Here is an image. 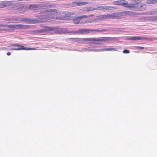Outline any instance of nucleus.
<instances>
[{
    "label": "nucleus",
    "instance_id": "1",
    "mask_svg": "<svg viewBox=\"0 0 157 157\" xmlns=\"http://www.w3.org/2000/svg\"><path fill=\"white\" fill-rule=\"evenodd\" d=\"M52 5L49 2L46 3H41L39 4H33L29 5V8L30 9H36L38 12L40 13L51 12L54 13H58L57 10L56 9H48L44 8V7H52Z\"/></svg>",
    "mask_w": 157,
    "mask_h": 157
},
{
    "label": "nucleus",
    "instance_id": "40",
    "mask_svg": "<svg viewBox=\"0 0 157 157\" xmlns=\"http://www.w3.org/2000/svg\"><path fill=\"white\" fill-rule=\"evenodd\" d=\"M94 43L95 44H100V43Z\"/></svg>",
    "mask_w": 157,
    "mask_h": 157
},
{
    "label": "nucleus",
    "instance_id": "29",
    "mask_svg": "<svg viewBox=\"0 0 157 157\" xmlns=\"http://www.w3.org/2000/svg\"><path fill=\"white\" fill-rule=\"evenodd\" d=\"M129 52V50L126 49H124L123 51V52L124 53H128Z\"/></svg>",
    "mask_w": 157,
    "mask_h": 157
},
{
    "label": "nucleus",
    "instance_id": "24",
    "mask_svg": "<svg viewBox=\"0 0 157 157\" xmlns=\"http://www.w3.org/2000/svg\"><path fill=\"white\" fill-rule=\"evenodd\" d=\"M22 49H26L25 48H11L10 50H22ZM27 50V49H26Z\"/></svg>",
    "mask_w": 157,
    "mask_h": 157
},
{
    "label": "nucleus",
    "instance_id": "21",
    "mask_svg": "<svg viewBox=\"0 0 157 157\" xmlns=\"http://www.w3.org/2000/svg\"><path fill=\"white\" fill-rule=\"evenodd\" d=\"M93 7H89L88 8H86L84 10L85 12H88L89 11H93Z\"/></svg>",
    "mask_w": 157,
    "mask_h": 157
},
{
    "label": "nucleus",
    "instance_id": "11",
    "mask_svg": "<svg viewBox=\"0 0 157 157\" xmlns=\"http://www.w3.org/2000/svg\"><path fill=\"white\" fill-rule=\"evenodd\" d=\"M4 20L6 21H9L10 23H16L17 21H18L17 19L13 17H9L5 19Z\"/></svg>",
    "mask_w": 157,
    "mask_h": 157
},
{
    "label": "nucleus",
    "instance_id": "42",
    "mask_svg": "<svg viewBox=\"0 0 157 157\" xmlns=\"http://www.w3.org/2000/svg\"><path fill=\"white\" fill-rule=\"evenodd\" d=\"M47 17V18L50 17H49V16H47V17Z\"/></svg>",
    "mask_w": 157,
    "mask_h": 157
},
{
    "label": "nucleus",
    "instance_id": "31",
    "mask_svg": "<svg viewBox=\"0 0 157 157\" xmlns=\"http://www.w3.org/2000/svg\"><path fill=\"white\" fill-rule=\"evenodd\" d=\"M137 49H139L141 50L143 49L144 48V47H143L137 46L136 47Z\"/></svg>",
    "mask_w": 157,
    "mask_h": 157
},
{
    "label": "nucleus",
    "instance_id": "23",
    "mask_svg": "<svg viewBox=\"0 0 157 157\" xmlns=\"http://www.w3.org/2000/svg\"><path fill=\"white\" fill-rule=\"evenodd\" d=\"M87 49V51H94L97 52L98 51V50H96V49H95L93 48H88Z\"/></svg>",
    "mask_w": 157,
    "mask_h": 157
},
{
    "label": "nucleus",
    "instance_id": "3",
    "mask_svg": "<svg viewBox=\"0 0 157 157\" xmlns=\"http://www.w3.org/2000/svg\"><path fill=\"white\" fill-rule=\"evenodd\" d=\"M30 27L31 26L29 25L21 24L6 25V27L9 28L12 30H14L15 28L20 29H29Z\"/></svg>",
    "mask_w": 157,
    "mask_h": 157
},
{
    "label": "nucleus",
    "instance_id": "10",
    "mask_svg": "<svg viewBox=\"0 0 157 157\" xmlns=\"http://www.w3.org/2000/svg\"><path fill=\"white\" fill-rule=\"evenodd\" d=\"M136 4H128L127 2V5L125 6V7L127 8L130 10H136Z\"/></svg>",
    "mask_w": 157,
    "mask_h": 157
},
{
    "label": "nucleus",
    "instance_id": "14",
    "mask_svg": "<svg viewBox=\"0 0 157 157\" xmlns=\"http://www.w3.org/2000/svg\"><path fill=\"white\" fill-rule=\"evenodd\" d=\"M80 17L79 16L74 19L73 20V23H74L75 24H78L80 21V20L81 19Z\"/></svg>",
    "mask_w": 157,
    "mask_h": 157
},
{
    "label": "nucleus",
    "instance_id": "16",
    "mask_svg": "<svg viewBox=\"0 0 157 157\" xmlns=\"http://www.w3.org/2000/svg\"><path fill=\"white\" fill-rule=\"evenodd\" d=\"M88 3V2H75V4L78 6H83Z\"/></svg>",
    "mask_w": 157,
    "mask_h": 157
},
{
    "label": "nucleus",
    "instance_id": "25",
    "mask_svg": "<svg viewBox=\"0 0 157 157\" xmlns=\"http://www.w3.org/2000/svg\"><path fill=\"white\" fill-rule=\"evenodd\" d=\"M150 20H157V16L156 17L151 16L150 17Z\"/></svg>",
    "mask_w": 157,
    "mask_h": 157
},
{
    "label": "nucleus",
    "instance_id": "12",
    "mask_svg": "<svg viewBox=\"0 0 157 157\" xmlns=\"http://www.w3.org/2000/svg\"><path fill=\"white\" fill-rule=\"evenodd\" d=\"M80 34L88 33L90 32V29H79Z\"/></svg>",
    "mask_w": 157,
    "mask_h": 157
},
{
    "label": "nucleus",
    "instance_id": "41",
    "mask_svg": "<svg viewBox=\"0 0 157 157\" xmlns=\"http://www.w3.org/2000/svg\"><path fill=\"white\" fill-rule=\"evenodd\" d=\"M98 9L99 10H100V6H98Z\"/></svg>",
    "mask_w": 157,
    "mask_h": 157
},
{
    "label": "nucleus",
    "instance_id": "6",
    "mask_svg": "<svg viewBox=\"0 0 157 157\" xmlns=\"http://www.w3.org/2000/svg\"><path fill=\"white\" fill-rule=\"evenodd\" d=\"M12 1H6L2 2L0 3V8L5 7L11 5L12 4Z\"/></svg>",
    "mask_w": 157,
    "mask_h": 157
},
{
    "label": "nucleus",
    "instance_id": "17",
    "mask_svg": "<svg viewBox=\"0 0 157 157\" xmlns=\"http://www.w3.org/2000/svg\"><path fill=\"white\" fill-rule=\"evenodd\" d=\"M16 10L17 12H21L24 10V7L22 6H20L18 8L16 9Z\"/></svg>",
    "mask_w": 157,
    "mask_h": 157
},
{
    "label": "nucleus",
    "instance_id": "18",
    "mask_svg": "<svg viewBox=\"0 0 157 157\" xmlns=\"http://www.w3.org/2000/svg\"><path fill=\"white\" fill-rule=\"evenodd\" d=\"M157 2V0H147L146 3L148 4H153Z\"/></svg>",
    "mask_w": 157,
    "mask_h": 157
},
{
    "label": "nucleus",
    "instance_id": "15",
    "mask_svg": "<svg viewBox=\"0 0 157 157\" xmlns=\"http://www.w3.org/2000/svg\"><path fill=\"white\" fill-rule=\"evenodd\" d=\"M146 14L148 15H152L157 14V11L152 10L146 13Z\"/></svg>",
    "mask_w": 157,
    "mask_h": 157
},
{
    "label": "nucleus",
    "instance_id": "5",
    "mask_svg": "<svg viewBox=\"0 0 157 157\" xmlns=\"http://www.w3.org/2000/svg\"><path fill=\"white\" fill-rule=\"evenodd\" d=\"M123 17V15L120 12L113 13L110 14V18L111 19H120Z\"/></svg>",
    "mask_w": 157,
    "mask_h": 157
},
{
    "label": "nucleus",
    "instance_id": "37",
    "mask_svg": "<svg viewBox=\"0 0 157 157\" xmlns=\"http://www.w3.org/2000/svg\"><path fill=\"white\" fill-rule=\"evenodd\" d=\"M87 48H83V51H87Z\"/></svg>",
    "mask_w": 157,
    "mask_h": 157
},
{
    "label": "nucleus",
    "instance_id": "39",
    "mask_svg": "<svg viewBox=\"0 0 157 157\" xmlns=\"http://www.w3.org/2000/svg\"><path fill=\"white\" fill-rule=\"evenodd\" d=\"M7 55H8V56H10V55H11V53L10 52H8L7 53Z\"/></svg>",
    "mask_w": 157,
    "mask_h": 157
},
{
    "label": "nucleus",
    "instance_id": "43",
    "mask_svg": "<svg viewBox=\"0 0 157 157\" xmlns=\"http://www.w3.org/2000/svg\"><path fill=\"white\" fill-rule=\"evenodd\" d=\"M91 22V21H89V22Z\"/></svg>",
    "mask_w": 157,
    "mask_h": 157
},
{
    "label": "nucleus",
    "instance_id": "7",
    "mask_svg": "<svg viewBox=\"0 0 157 157\" xmlns=\"http://www.w3.org/2000/svg\"><path fill=\"white\" fill-rule=\"evenodd\" d=\"M120 13H121L122 15L124 13L132 16H136L140 14L139 13L132 12L130 11H123L122 12Z\"/></svg>",
    "mask_w": 157,
    "mask_h": 157
},
{
    "label": "nucleus",
    "instance_id": "32",
    "mask_svg": "<svg viewBox=\"0 0 157 157\" xmlns=\"http://www.w3.org/2000/svg\"><path fill=\"white\" fill-rule=\"evenodd\" d=\"M73 40L77 42L78 41L79 38H72Z\"/></svg>",
    "mask_w": 157,
    "mask_h": 157
},
{
    "label": "nucleus",
    "instance_id": "27",
    "mask_svg": "<svg viewBox=\"0 0 157 157\" xmlns=\"http://www.w3.org/2000/svg\"><path fill=\"white\" fill-rule=\"evenodd\" d=\"M21 46V47H24V46H20L19 45H18L17 44H10V45L9 46L10 47H13V46Z\"/></svg>",
    "mask_w": 157,
    "mask_h": 157
},
{
    "label": "nucleus",
    "instance_id": "35",
    "mask_svg": "<svg viewBox=\"0 0 157 157\" xmlns=\"http://www.w3.org/2000/svg\"><path fill=\"white\" fill-rule=\"evenodd\" d=\"M93 10H99L98 9V6L94 8H93Z\"/></svg>",
    "mask_w": 157,
    "mask_h": 157
},
{
    "label": "nucleus",
    "instance_id": "8",
    "mask_svg": "<svg viewBox=\"0 0 157 157\" xmlns=\"http://www.w3.org/2000/svg\"><path fill=\"white\" fill-rule=\"evenodd\" d=\"M147 38L144 37H141L138 36H133L132 37H130L127 38V40H140L147 39Z\"/></svg>",
    "mask_w": 157,
    "mask_h": 157
},
{
    "label": "nucleus",
    "instance_id": "9",
    "mask_svg": "<svg viewBox=\"0 0 157 157\" xmlns=\"http://www.w3.org/2000/svg\"><path fill=\"white\" fill-rule=\"evenodd\" d=\"M136 10L143 11L145 10L146 6L141 3H136Z\"/></svg>",
    "mask_w": 157,
    "mask_h": 157
},
{
    "label": "nucleus",
    "instance_id": "19",
    "mask_svg": "<svg viewBox=\"0 0 157 157\" xmlns=\"http://www.w3.org/2000/svg\"><path fill=\"white\" fill-rule=\"evenodd\" d=\"M107 30L106 29H103L101 30H99L98 29H90V32H93V31H96V32H105Z\"/></svg>",
    "mask_w": 157,
    "mask_h": 157
},
{
    "label": "nucleus",
    "instance_id": "38",
    "mask_svg": "<svg viewBox=\"0 0 157 157\" xmlns=\"http://www.w3.org/2000/svg\"><path fill=\"white\" fill-rule=\"evenodd\" d=\"M35 49L34 48H29L28 49V50H35Z\"/></svg>",
    "mask_w": 157,
    "mask_h": 157
},
{
    "label": "nucleus",
    "instance_id": "13",
    "mask_svg": "<svg viewBox=\"0 0 157 157\" xmlns=\"http://www.w3.org/2000/svg\"><path fill=\"white\" fill-rule=\"evenodd\" d=\"M109 8H113V7L109 6H100V10H102L103 9L106 10H112V9Z\"/></svg>",
    "mask_w": 157,
    "mask_h": 157
},
{
    "label": "nucleus",
    "instance_id": "2",
    "mask_svg": "<svg viewBox=\"0 0 157 157\" xmlns=\"http://www.w3.org/2000/svg\"><path fill=\"white\" fill-rule=\"evenodd\" d=\"M114 38L112 37H99L98 39L96 38H79L78 41L82 42L86 41H96L100 42H105L107 41L113 40Z\"/></svg>",
    "mask_w": 157,
    "mask_h": 157
},
{
    "label": "nucleus",
    "instance_id": "34",
    "mask_svg": "<svg viewBox=\"0 0 157 157\" xmlns=\"http://www.w3.org/2000/svg\"><path fill=\"white\" fill-rule=\"evenodd\" d=\"M0 27H6V25H4L2 24H0Z\"/></svg>",
    "mask_w": 157,
    "mask_h": 157
},
{
    "label": "nucleus",
    "instance_id": "30",
    "mask_svg": "<svg viewBox=\"0 0 157 157\" xmlns=\"http://www.w3.org/2000/svg\"><path fill=\"white\" fill-rule=\"evenodd\" d=\"M0 30H2L3 31H9L10 30L9 29H0Z\"/></svg>",
    "mask_w": 157,
    "mask_h": 157
},
{
    "label": "nucleus",
    "instance_id": "26",
    "mask_svg": "<svg viewBox=\"0 0 157 157\" xmlns=\"http://www.w3.org/2000/svg\"><path fill=\"white\" fill-rule=\"evenodd\" d=\"M105 50L107 51H116L117 50L115 49L114 48H107L105 49Z\"/></svg>",
    "mask_w": 157,
    "mask_h": 157
},
{
    "label": "nucleus",
    "instance_id": "33",
    "mask_svg": "<svg viewBox=\"0 0 157 157\" xmlns=\"http://www.w3.org/2000/svg\"><path fill=\"white\" fill-rule=\"evenodd\" d=\"M106 48H101V49H96V50H98V52H99L100 51H103L104 50H105Z\"/></svg>",
    "mask_w": 157,
    "mask_h": 157
},
{
    "label": "nucleus",
    "instance_id": "4",
    "mask_svg": "<svg viewBox=\"0 0 157 157\" xmlns=\"http://www.w3.org/2000/svg\"><path fill=\"white\" fill-rule=\"evenodd\" d=\"M127 1L125 0H120L117 1H115L113 2V3L114 5L122 6L125 7V6L127 5Z\"/></svg>",
    "mask_w": 157,
    "mask_h": 157
},
{
    "label": "nucleus",
    "instance_id": "28",
    "mask_svg": "<svg viewBox=\"0 0 157 157\" xmlns=\"http://www.w3.org/2000/svg\"><path fill=\"white\" fill-rule=\"evenodd\" d=\"M71 33H72L80 34L79 29L78 30L72 31Z\"/></svg>",
    "mask_w": 157,
    "mask_h": 157
},
{
    "label": "nucleus",
    "instance_id": "22",
    "mask_svg": "<svg viewBox=\"0 0 157 157\" xmlns=\"http://www.w3.org/2000/svg\"><path fill=\"white\" fill-rule=\"evenodd\" d=\"M94 16V15L93 14H91V15H88V16H87V15H83V16H80V18L81 19H82L84 18H87V17H91V16Z\"/></svg>",
    "mask_w": 157,
    "mask_h": 157
},
{
    "label": "nucleus",
    "instance_id": "20",
    "mask_svg": "<svg viewBox=\"0 0 157 157\" xmlns=\"http://www.w3.org/2000/svg\"><path fill=\"white\" fill-rule=\"evenodd\" d=\"M101 18H111L110 14H104L101 16Z\"/></svg>",
    "mask_w": 157,
    "mask_h": 157
},
{
    "label": "nucleus",
    "instance_id": "36",
    "mask_svg": "<svg viewBox=\"0 0 157 157\" xmlns=\"http://www.w3.org/2000/svg\"><path fill=\"white\" fill-rule=\"evenodd\" d=\"M28 20H29V19H27V18H25L21 20L22 21H27Z\"/></svg>",
    "mask_w": 157,
    "mask_h": 157
}]
</instances>
